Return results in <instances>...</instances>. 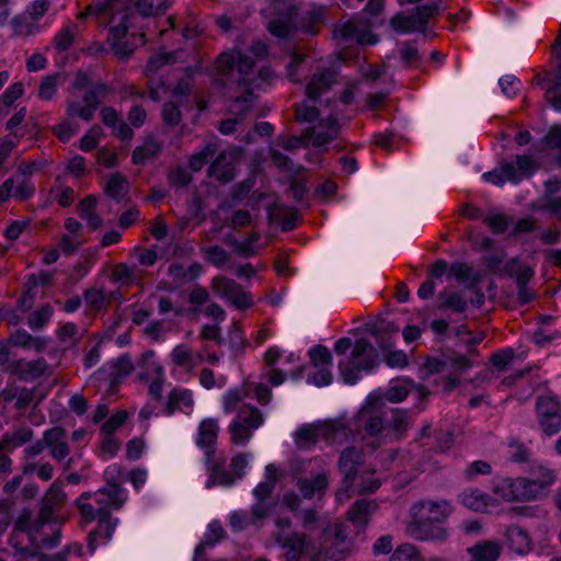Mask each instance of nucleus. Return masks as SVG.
Listing matches in <instances>:
<instances>
[{
    "label": "nucleus",
    "mask_w": 561,
    "mask_h": 561,
    "mask_svg": "<svg viewBox=\"0 0 561 561\" xmlns=\"http://www.w3.org/2000/svg\"><path fill=\"white\" fill-rule=\"evenodd\" d=\"M553 481V472L543 469L539 479L497 478L493 484V492L505 501H529L539 496Z\"/></svg>",
    "instance_id": "nucleus-1"
},
{
    "label": "nucleus",
    "mask_w": 561,
    "mask_h": 561,
    "mask_svg": "<svg viewBox=\"0 0 561 561\" xmlns=\"http://www.w3.org/2000/svg\"><path fill=\"white\" fill-rule=\"evenodd\" d=\"M379 363L378 352L367 339L355 341L351 358L339 363V370L345 383L354 385L362 370L371 371Z\"/></svg>",
    "instance_id": "nucleus-2"
},
{
    "label": "nucleus",
    "mask_w": 561,
    "mask_h": 561,
    "mask_svg": "<svg viewBox=\"0 0 561 561\" xmlns=\"http://www.w3.org/2000/svg\"><path fill=\"white\" fill-rule=\"evenodd\" d=\"M365 462V454L362 448L355 446L345 447L337 460V470L342 476L341 485L335 492L337 502L350 499V490L353 486L358 471Z\"/></svg>",
    "instance_id": "nucleus-3"
},
{
    "label": "nucleus",
    "mask_w": 561,
    "mask_h": 561,
    "mask_svg": "<svg viewBox=\"0 0 561 561\" xmlns=\"http://www.w3.org/2000/svg\"><path fill=\"white\" fill-rule=\"evenodd\" d=\"M276 543L286 550V561H317L322 554V547L317 546L304 533L294 531L284 535L278 531L274 535Z\"/></svg>",
    "instance_id": "nucleus-4"
},
{
    "label": "nucleus",
    "mask_w": 561,
    "mask_h": 561,
    "mask_svg": "<svg viewBox=\"0 0 561 561\" xmlns=\"http://www.w3.org/2000/svg\"><path fill=\"white\" fill-rule=\"evenodd\" d=\"M224 458H216L215 461L207 467L209 477L206 482V488L210 489L217 484L226 486L232 485L244 474V469L248 466V457L243 453L233 456L230 462L231 470L224 469Z\"/></svg>",
    "instance_id": "nucleus-5"
},
{
    "label": "nucleus",
    "mask_w": 561,
    "mask_h": 561,
    "mask_svg": "<svg viewBox=\"0 0 561 561\" xmlns=\"http://www.w3.org/2000/svg\"><path fill=\"white\" fill-rule=\"evenodd\" d=\"M129 15H122L118 25L112 26L108 32V42H111L115 55L119 58L129 57L134 50L145 44V34L133 33L128 35Z\"/></svg>",
    "instance_id": "nucleus-6"
},
{
    "label": "nucleus",
    "mask_w": 561,
    "mask_h": 561,
    "mask_svg": "<svg viewBox=\"0 0 561 561\" xmlns=\"http://www.w3.org/2000/svg\"><path fill=\"white\" fill-rule=\"evenodd\" d=\"M380 399L368 398L355 420L356 431L367 436H376L387 430L385 412Z\"/></svg>",
    "instance_id": "nucleus-7"
},
{
    "label": "nucleus",
    "mask_w": 561,
    "mask_h": 561,
    "mask_svg": "<svg viewBox=\"0 0 561 561\" xmlns=\"http://www.w3.org/2000/svg\"><path fill=\"white\" fill-rule=\"evenodd\" d=\"M333 36L343 41H355L360 45H373L378 39L377 35L370 31L369 22L358 18L334 25Z\"/></svg>",
    "instance_id": "nucleus-8"
},
{
    "label": "nucleus",
    "mask_w": 561,
    "mask_h": 561,
    "mask_svg": "<svg viewBox=\"0 0 561 561\" xmlns=\"http://www.w3.org/2000/svg\"><path fill=\"white\" fill-rule=\"evenodd\" d=\"M536 410L540 427L545 434L553 435L561 430V407L554 398L539 397Z\"/></svg>",
    "instance_id": "nucleus-9"
},
{
    "label": "nucleus",
    "mask_w": 561,
    "mask_h": 561,
    "mask_svg": "<svg viewBox=\"0 0 561 561\" xmlns=\"http://www.w3.org/2000/svg\"><path fill=\"white\" fill-rule=\"evenodd\" d=\"M274 10L277 16L270 21L267 30L272 35L285 38L296 28L297 7L291 2L283 1Z\"/></svg>",
    "instance_id": "nucleus-10"
},
{
    "label": "nucleus",
    "mask_w": 561,
    "mask_h": 561,
    "mask_svg": "<svg viewBox=\"0 0 561 561\" xmlns=\"http://www.w3.org/2000/svg\"><path fill=\"white\" fill-rule=\"evenodd\" d=\"M347 533L345 526L335 524L323 529L320 547L325 559L339 561L343 556V549L339 547L345 543Z\"/></svg>",
    "instance_id": "nucleus-11"
},
{
    "label": "nucleus",
    "mask_w": 561,
    "mask_h": 561,
    "mask_svg": "<svg viewBox=\"0 0 561 561\" xmlns=\"http://www.w3.org/2000/svg\"><path fill=\"white\" fill-rule=\"evenodd\" d=\"M507 549L517 556H527L534 549V541L526 528L516 524L508 525L503 533Z\"/></svg>",
    "instance_id": "nucleus-12"
},
{
    "label": "nucleus",
    "mask_w": 561,
    "mask_h": 561,
    "mask_svg": "<svg viewBox=\"0 0 561 561\" xmlns=\"http://www.w3.org/2000/svg\"><path fill=\"white\" fill-rule=\"evenodd\" d=\"M254 94L251 90L247 89L245 92L237 96L230 108L231 113H236V117L224 119L218 125V130L222 135H231L237 130V125L242 121L243 116L251 111Z\"/></svg>",
    "instance_id": "nucleus-13"
},
{
    "label": "nucleus",
    "mask_w": 561,
    "mask_h": 561,
    "mask_svg": "<svg viewBox=\"0 0 561 561\" xmlns=\"http://www.w3.org/2000/svg\"><path fill=\"white\" fill-rule=\"evenodd\" d=\"M336 426L332 423L323 425L307 424L301 426L296 432V444L300 448L310 447L314 445L320 437L327 442L335 439Z\"/></svg>",
    "instance_id": "nucleus-14"
},
{
    "label": "nucleus",
    "mask_w": 561,
    "mask_h": 561,
    "mask_svg": "<svg viewBox=\"0 0 561 561\" xmlns=\"http://www.w3.org/2000/svg\"><path fill=\"white\" fill-rule=\"evenodd\" d=\"M218 432L219 426L217 421L214 419H206L199 424L196 444L205 451L206 468L216 459L215 444L217 440Z\"/></svg>",
    "instance_id": "nucleus-15"
},
{
    "label": "nucleus",
    "mask_w": 561,
    "mask_h": 561,
    "mask_svg": "<svg viewBox=\"0 0 561 561\" xmlns=\"http://www.w3.org/2000/svg\"><path fill=\"white\" fill-rule=\"evenodd\" d=\"M337 71L333 68H324L314 72L306 85V95L309 100H317L327 93L336 83Z\"/></svg>",
    "instance_id": "nucleus-16"
},
{
    "label": "nucleus",
    "mask_w": 561,
    "mask_h": 561,
    "mask_svg": "<svg viewBox=\"0 0 561 561\" xmlns=\"http://www.w3.org/2000/svg\"><path fill=\"white\" fill-rule=\"evenodd\" d=\"M408 533L411 537L421 541H444L448 537L447 529L442 525L414 518L408 525Z\"/></svg>",
    "instance_id": "nucleus-17"
},
{
    "label": "nucleus",
    "mask_w": 561,
    "mask_h": 561,
    "mask_svg": "<svg viewBox=\"0 0 561 561\" xmlns=\"http://www.w3.org/2000/svg\"><path fill=\"white\" fill-rule=\"evenodd\" d=\"M172 0H162L154 4V0H127L124 4V14L129 15V23L134 18V12L142 18L157 16L165 12Z\"/></svg>",
    "instance_id": "nucleus-18"
},
{
    "label": "nucleus",
    "mask_w": 561,
    "mask_h": 561,
    "mask_svg": "<svg viewBox=\"0 0 561 561\" xmlns=\"http://www.w3.org/2000/svg\"><path fill=\"white\" fill-rule=\"evenodd\" d=\"M377 510L378 503L375 500L358 499L348 508L347 520L355 527L365 529Z\"/></svg>",
    "instance_id": "nucleus-19"
},
{
    "label": "nucleus",
    "mask_w": 561,
    "mask_h": 561,
    "mask_svg": "<svg viewBox=\"0 0 561 561\" xmlns=\"http://www.w3.org/2000/svg\"><path fill=\"white\" fill-rule=\"evenodd\" d=\"M255 61L252 57L247 56L244 54H238L236 66L241 76L239 83L243 85H250L251 79L248 78L250 72L252 71ZM234 66V58L228 54H221L218 57V67L221 68L224 73H227Z\"/></svg>",
    "instance_id": "nucleus-20"
},
{
    "label": "nucleus",
    "mask_w": 561,
    "mask_h": 561,
    "mask_svg": "<svg viewBox=\"0 0 561 561\" xmlns=\"http://www.w3.org/2000/svg\"><path fill=\"white\" fill-rule=\"evenodd\" d=\"M98 519L99 524L96 529L88 535V549L91 553H93L96 548V538L104 537L107 540L111 539L117 525V519H113L110 510L104 507L98 508Z\"/></svg>",
    "instance_id": "nucleus-21"
},
{
    "label": "nucleus",
    "mask_w": 561,
    "mask_h": 561,
    "mask_svg": "<svg viewBox=\"0 0 561 561\" xmlns=\"http://www.w3.org/2000/svg\"><path fill=\"white\" fill-rule=\"evenodd\" d=\"M450 512L451 510L447 501L422 502L420 512L415 514L414 519L442 525L447 519Z\"/></svg>",
    "instance_id": "nucleus-22"
},
{
    "label": "nucleus",
    "mask_w": 561,
    "mask_h": 561,
    "mask_svg": "<svg viewBox=\"0 0 561 561\" xmlns=\"http://www.w3.org/2000/svg\"><path fill=\"white\" fill-rule=\"evenodd\" d=\"M208 175L222 184L231 182L236 178L234 157L221 151L208 168Z\"/></svg>",
    "instance_id": "nucleus-23"
},
{
    "label": "nucleus",
    "mask_w": 561,
    "mask_h": 561,
    "mask_svg": "<svg viewBox=\"0 0 561 561\" xmlns=\"http://www.w3.org/2000/svg\"><path fill=\"white\" fill-rule=\"evenodd\" d=\"M318 128L324 130H317V127H309L305 129L312 130V136L310 140H312V146L316 148H320L331 142L339 136L341 129L337 118L334 116H329L322 119Z\"/></svg>",
    "instance_id": "nucleus-24"
},
{
    "label": "nucleus",
    "mask_w": 561,
    "mask_h": 561,
    "mask_svg": "<svg viewBox=\"0 0 561 561\" xmlns=\"http://www.w3.org/2000/svg\"><path fill=\"white\" fill-rule=\"evenodd\" d=\"M94 497L99 507L106 510H119L126 501L124 490L116 483H108L106 486L98 490L94 493Z\"/></svg>",
    "instance_id": "nucleus-25"
},
{
    "label": "nucleus",
    "mask_w": 561,
    "mask_h": 561,
    "mask_svg": "<svg viewBox=\"0 0 561 561\" xmlns=\"http://www.w3.org/2000/svg\"><path fill=\"white\" fill-rule=\"evenodd\" d=\"M47 368V363L44 358H38L32 362L23 359L12 362L8 370L18 375L21 380H31L41 377Z\"/></svg>",
    "instance_id": "nucleus-26"
},
{
    "label": "nucleus",
    "mask_w": 561,
    "mask_h": 561,
    "mask_svg": "<svg viewBox=\"0 0 561 561\" xmlns=\"http://www.w3.org/2000/svg\"><path fill=\"white\" fill-rule=\"evenodd\" d=\"M502 552V546L496 540H481L467 548L471 561H497Z\"/></svg>",
    "instance_id": "nucleus-27"
},
{
    "label": "nucleus",
    "mask_w": 561,
    "mask_h": 561,
    "mask_svg": "<svg viewBox=\"0 0 561 561\" xmlns=\"http://www.w3.org/2000/svg\"><path fill=\"white\" fill-rule=\"evenodd\" d=\"M410 426L411 421L408 412L401 409H393L391 411V419L388 421L387 426L390 432L386 434V437H388L389 440H399L403 437Z\"/></svg>",
    "instance_id": "nucleus-28"
},
{
    "label": "nucleus",
    "mask_w": 561,
    "mask_h": 561,
    "mask_svg": "<svg viewBox=\"0 0 561 561\" xmlns=\"http://www.w3.org/2000/svg\"><path fill=\"white\" fill-rule=\"evenodd\" d=\"M450 274L467 288L472 289L481 282V274L474 271L472 265L463 262L453 263L449 267Z\"/></svg>",
    "instance_id": "nucleus-29"
},
{
    "label": "nucleus",
    "mask_w": 561,
    "mask_h": 561,
    "mask_svg": "<svg viewBox=\"0 0 561 561\" xmlns=\"http://www.w3.org/2000/svg\"><path fill=\"white\" fill-rule=\"evenodd\" d=\"M328 485L329 481L324 472H320L313 478H299L297 481V488L305 499H312L316 493L322 494Z\"/></svg>",
    "instance_id": "nucleus-30"
},
{
    "label": "nucleus",
    "mask_w": 561,
    "mask_h": 561,
    "mask_svg": "<svg viewBox=\"0 0 561 561\" xmlns=\"http://www.w3.org/2000/svg\"><path fill=\"white\" fill-rule=\"evenodd\" d=\"M483 178L495 185H502L505 181L517 183L520 176L516 172V168L512 162L503 161L500 167L493 171L483 174Z\"/></svg>",
    "instance_id": "nucleus-31"
},
{
    "label": "nucleus",
    "mask_w": 561,
    "mask_h": 561,
    "mask_svg": "<svg viewBox=\"0 0 561 561\" xmlns=\"http://www.w3.org/2000/svg\"><path fill=\"white\" fill-rule=\"evenodd\" d=\"M161 144L153 137L146 138L142 146L136 147L131 153V161L136 165H144L146 162L161 151Z\"/></svg>",
    "instance_id": "nucleus-32"
},
{
    "label": "nucleus",
    "mask_w": 561,
    "mask_h": 561,
    "mask_svg": "<svg viewBox=\"0 0 561 561\" xmlns=\"http://www.w3.org/2000/svg\"><path fill=\"white\" fill-rule=\"evenodd\" d=\"M241 288L242 287L237 282L225 276H216L211 280L213 291L217 296L228 299L230 302Z\"/></svg>",
    "instance_id": "nucleus-33"
},
{
    "label": "nucleus",
    "mask_w": 561,
    "mask_h": 561,
    "mask_svg": "<svg viewBox=\"0 0 561 561\" xmlns=\"http://www.w3.org/2000/svg\"><path fill=\"white\" fill-rule=\"evenodd\" d=\"M128 191V182L122 173H114L110 176L104 186V193L110 198L119 202L124 194Z\"/></svg>",
    "instance_id": "nucleus-34"
},
{
    "label": "nucleus",
    "mask_w": 561,
    "mask_h": 561,
    "mask_svg": "<svg viewBox=\"0 0 561 561\" xmlns=\"http://www.w3.org/2000/svg\"><path fill=\"white\" fill-rule=\"evenodd\" d=\"M459 500L463 506L474 512H483L488 506V495L477 489L462 492Z\"/></svg>",
    "instance_id": "nucleus-35"
},
{
    "label": "nucleus",
    "mask_w": 561,
    "mask_h": 561,
    "mask_svg": "<svg viewBox=\"0 0 561 561\" xmlns=\"http://www.w3.org/2000/svg\"><path fill=\"white\" fill-rule=\"evenodd\" d=\"M193 396L190 390H172L169 394L165 413L171 415L175 409L183 404L187 408L193 407Z\"/></svg>",
    "instance_id": "nucleus-36"
},
{
    "label": "nucleus",
    "mask_w": 561,
    "mask_h": 561,
    "mask_svg": "<svg viewBox=\"0 0 561 561\" xmlns=\"http://www.w3.org/2000/svg\"><path fill=\"white\" fill-rule=\"evenodd\" d=\"M236 422H241L251 430H255L262 424L263 416L257 408L243 405L238 412Z\"/></svg>",
    "instance_id": "nucleus-37"
},
{
    "label": "nucleus",
    "mask_w": 561,
    "mask_h": 561,
    "mask_svg": "<svg viewBox=\"0 0 561 561\" xmlns=\"http://www.w3.org/2000/svg\"><path fill=\"white\" fill-rule=\"evenodd\" d=\"M217 145L209 142L203 150L191 156L188 167L193 172H198L217 152Z\"/></svg>",
    "instance_id": "nucleus-38"
},
{
    "label": "nucleus",
    "mask_w": 561,
    "mask_h": 561,
    "mask_svg": "<svg viewBox=\"0 0 561 561\" xmlns=\"http://www.w3.org/2000/svg\"><path fill=\"white\" fill-rule=\"evenodd\" d=\"M33 438V431L30 427H21L12 433L4 435L2 444H0V450L7 445L12 447H20L25 443H28Z\"/></svg>",
    "instance_id": "nucleus-39"
},
{
    "label": "nucleus",
    "mask_w": 561,
    "mask_h": 561,
    "mask_svg": "<svg viewBox=\"0 0 561 561\" xmlns=\"http://www.w3.org/2000/svg\"><path fill=\"white\" fill-rule=\"evenodd\" d=\"M10 341L20 347H33L36 351H42L45 347V341L41 337H34L25 330H18L11 335Z\"/></svg>",
    "instance_id": "nucleus-40"
},
{
    "label": "nucleus",
    "mask_w": 561,
    "mask_h": 561,
    "mask_svg": "<svg viewBox=\"0 0 561 561\" xmlns=\"http://www.w3.org/2000/svg\"><path fill=\"white\" fill-rule=\"evenodd\" d=\"M91 89L83 95V102L92 107H98L102 100L110 93V87L104 82L93 83Z\"/></svg>",
    "instance_id": "nucleus-41"
},
{
    "label": "nucleus",
    "mask_w": 561,
    "mask_h": 561,
    "mask_svg": "<svg viewBox=\"0 0 561 561\" xmlns=\"http://www.w3.org/2000/svg\"><path fill=\"white\" fill-rule=\"evenodd\" d=\"M438 299L443 300L439 308H448L455 312H463L467 309L466 299L458 293H447L444 290L439 293Z\"/></svg>",
    "instance_id": "nucleus-42"
},
{
    "label": "nucleus",
    "mask_w": 561,
    "mask_h": 561,
    "mask_svg": "<svg viewBox=\"0 0 561 561\" xmlns=\"http://www.w3.org/2000/svg\"><path fill=\"white\" fill-rule=\"evenodd\" d=\"M202 253L207 262L216 267L224 266L229 260V253L217 244L202 248Z\"/></svg>",
    "instance_id": "nucleus-43"
},
{
    "label": "nucleus",
    "mask_w": 561,
    "mask_h": 561,
    "mask_svg": "<svg viewBox=\"0 0 561 561\" xmlns=\"http://www.w3.org/2000/svg\"><path fill=\"white\" fill-rule=\"evenodd\" d=\"M390 26L399 33L412 32L416 28V18L400 12L390 19Z\"/></svg>",
    "instance_id": "nucleus-44"
},
{
    "label": "nucleus",
    "mask_w": 561,
    "mask_h": 561,
    "mask_svg": "<svg viewBox=\"0 0 561 561\" xmlns=\"http://www.w3.org/2000/svg\"><path fill=\"white\" fill-rule=\"evenodd\" d=\"M310 363L314 367H329L332 365V355L328 347L316 345L309 351Z\"/></svg>",
    "instance_id": "nucleus-45"
},
{
    "label": "nucleus",
    "mask_w": 561,
    "mask_h": 561,
    "mask_svg": "<svg viewBox=\"0 0 561 561\" xmlns=\"http://www.w3.org/2000/svg\"><path fill=\"white\" fill-rule=\"evenodd\" d=\"M390 561H421V558L415 546L402 543L392 552Z\"/></svg>",
    "instance_id": "nucleus-46"
},
{
    "label": "nucleus",
    "mask_w": 561,
    "mask_h": 561,
    "mask_svg": "<svg viewBox=\"0 0 561 561\" xmlns=\"http://www.w3.org/2000/svg\"><path fill=\"white\" fill-rule=\"evenodd\" d=\"M319 115V110L307 102H302L295 106V118L299 123H313L318 119Z\"/></svg>",
    "instance_id": "nucleus-47"
},
{
    "label": "nucleus",
    "mask_w": 561,
    "mask_h": 561,
    "mask_svg": "<svg viewBox=\"0 0 561 561\" xmlns=\"http://www.w3.org/2000/svg\"><path fill=\"white\" fill-rule=\"evenodd\" d=\"M439 13L438 2H433L431 4L419 5L415 9L413 16L416 18V27L423 28L428 20Z\"/></svg>",
    "instance_id": "nucleus-48"
},
{
    "label": "nucleus",
    "mask_w": 561,
    "mask_h": 561,
    "mask_svg": "<svg viewBox=\"0 0 561 561\" xmlns=\"http://www.w3.org/2000/svg\"><path fill=\"white\" fill-rule=\"evenodd\" d=\"M178 51H169L150 57L146 69L148 72H157L161 67L173 64L176 60Z\"/></svg>",
    "instance_id": "nucleus-49"
},
{
    "label": "nucleus",
    "mask_w": 561,
    "mask_h": 561,
    "mask_svg": "<svg viewBox=\"0 0 561 561\" xmlns=\"http://www.w3.org/2000/svg\"><path fill=\"white\" fill-rule=\"evenodd\" d=\"M162 119L167 125L171 127H174L180 124V122L182 121V113L179 108V105L175 102L169 101L163 104Z\"/></svg>",
    "instance_id": "nucleus-50"
},
{
    "label": "nucleus",
    "mask_w": 561,
    "mask_h": 561,
    "mask_svg": "<svg viewBox=\"0 0 561 561\" xmlns=\"http://www.w3.org/2000/svg\"><path fill=\"white\" fill-rule=\"evenodd\" d=\"M76 27L77 26L75 24L71 26H65L56 34L54 44L58 50L65 51L71 47L75 39L73 28Z\"/></svg>",
    "instance_id": "nucleus-51"
},
{
    "label": "nucleus",
    "mask_w": 561,
    "mask_h": 561,
    "mask_svg": "<svg viewBox=\"0 0 561 561\" xmlns=\"http://www.w3.org/2000/svg\"><path fill=\"white\" fill-rule=\"evenodd\" d=\"M311 136L312 130H302L300 136L285 137L279 139V145L283 147V149L291 151L300 146L306 147L309 144Z\"/></svg>",
    "instance_id": "nucleus-52"
},
{
    "label": "nucleus",
    "mask_w": 561,
    "mask_h": 561,
    "mask_svg": "<svg viewBox=\"0 0 561 561\" xmlns=\"http://www.w3.org/2000/svg\"><path fill=\"white\" fill-rule=\"evenodd\" d=\"M228 339H229V344H230L236 356L241 354L244 351V348L247 346V341H245L240 328L236 323H233L229 328Z\"/></svg>",
    "instance_id": "nucleus-53"
},
{
    "label": "nucleus",
    "mask_w": 561,
    "mask_h": 561,
    "mask_svg": "<svg viewBox=\"0 0 561 561\" xmlns=\"http://www.w3.org/2000/svg\"><path fill=\"white\" fill-rule=\"evenodd\" d=\"M210 300V296L208 290L201 286L195 285L188 294V302L194 307L191 309L192 312H198V307L208 302Z\"/></svg>",
    "instance_id": "nucleus-54"
},
{
    "label": "nucleus",
    "mask_w": 561,
    "mask_h": 561,
    "mask_svg": "<svg viewBox=\"0 0 561 561\" xmlns=\"http://www.w3.org/2000/svg\"><path fill=\"white\" fill-rule=\"evenodd\" d=\"M231 442L240 445L247 443L252 436V430L241 422H232L230 425Z\"/></svg>",
    "instance_id": "nucleus-55"
},
{
    "label": "nucleus",
    "mask_w": 561,
    "mask_h": 561,
    "mask_svg": "<svg viewBox=\"0 0 561 561\" xmlns=\"http://www.w3.org/2000/svg\"><path fill=\"white\" fill-rule=\"evenodd\" d=\"M168 181L175 187H186L192 182V175L184 168L178 167L169 171Z\"/></svg>",
    "instance_id": "nucleus-56"
},
{
    "label": "nucleus",
    "mask_w": 561,
    "mask_h": 561,
    "mask_svg": "<svg viewBox=\"0 0 561 561\" xmlns=\"http://www.w3.org/2000/svg\"><path fill=\"white\" fill-rule=\"evenodd\" d=\"M51 313H53V310H51L50 306H44V307L37 309L28 317V321H27L28 325L33 330L43 328L46 324V322L48 321V319L50 318Z\"/></svg>",
    "instance_id": "nucleus-57"
},
{
    "label": "nucleus",
    "mask_w": 561,
    "mask_h": 561,
    "mask_svg": "<svg viewBox=\"0 0 561 561\" xmlns=\"http://www.w3.org/2000/svg\"><path fill=\"white\" fill-rule=\"evenodd\" d=\"M112 276L115 280L131 283L136 279V270L125 263H119L113 267Z\"/></svg>",
    "instance_id": "nucleus-58"
},
{
    "label": "nucleus",
    "mask_w": 561,
    "mask_h": 561,
    "mask_svg": "<svg viewBox=\"0 0 561 561\" xmlns=\"http://www.w3.org/2000/svg\"><path fill=\"white\" fill-rule=\"evenodd\" d=\"M83 297L88 306L94 311H100L105 304V295L101 289H87Z\"/></svg>",
    "instance_id": "nucleus-59"
},
{
    "label": "nucleus",
    "mask_w": 561,
    "mask_h": 561,
    "mask_svg": "<svg viewBox=\"0 0 561 561\" xmlns=\"http://www.w3.org/2000/svg\"><path fill=\"white\" fill-rule=\"evenodd\" d=\"M400 58L407 66L421 59L419 49L413 42H404L399 50Z\"/></svg>",
    "instance_id": "nucleus-60"
},
{
    "label": "nucleus",
    "mask_w": 561,
    "mask_h": 561,
    "mask_svg": "<svg viewBox=\"0 0 561 561\" xmlns=\"http://www.w3.org/2000/svg\"><path fill=\"white\" fill-rule=\"evenodd\" d=\"M127 419V412L126 411H118L115 414H113L103 425H102V433H104L106 436H110L113 434L119 426H122Z\"/></svg>",
    "instance_id": "nucleus-61"
},
{
    "label": "nucleus",
    "mask_w": 561,
    "mask_h": 561,
    "mask_svg": "<svg viewBox=\"0 0 561 561\" xmlns=\"http://www.w3.org/2000/svg\"><path fill=\"white\" fill-rule=\"evenodd\" d=\"M408 394L409 389L407 386L394 383L386 390L382 398L389 402L396 403L403 401L408 397Z\"/></svg>",
    "instance_id": "nucleus-62"
},
{
    "label": "nucleus",
    "mask_w": 561,
    "mask_h": 561,
    "mask_svg": "<svg viewBox=\"0 0 561 561\" xmlns=\"http://www.w3.org/2000/svg\"><path fill=\"white\" fill-rule=\"evenodd\" d=\"M57 76H47L43 79L38 89V96L42 100H50L56 93Z\"/></svg>",
    "instance_id": "nucleus-63"
},
{
    "label": "nucleus",
    "mask_w": 561,
    "mask_h": 561,
    "mask_svg": "<svg viewBox=\"0 0 561 561\" xmlns=\"http://www.w3.org/2000/svg\"><path fill=\"white\" fill-rule=\"evenodd\" d=\"M44 442L46 447L50 448L57 444L67 440V433L62 427L55 426L44 433Z\"/></svg>",
    "instance_id": "nucleus-64"
}]
</instances>
